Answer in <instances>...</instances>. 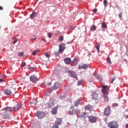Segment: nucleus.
I'll return each mask as SVG.
<instances>
[{
	"label": "nucleus",
	"instance_id": "obj_30",
	"mask_svg": "<svg viewBox=\"0 0 128 128\" xmlns=\"http://www.w3.org/2000/svg\"><path fill=\"white\" fill-rule=\"evenodd\" d=\"M116 78V76H113V78H112V79L110 84H114V82Z\"/></svg>",
	"mask_w": 128,
	"mask_h": 128
},
{
	"label": "nucleus",
	"instance_id": "obj_51",
	"mask_svg": "<svg viewBox=\"0 0 128 128\" xmlns=\"http://www.w3.org/2000/svg\"><path fill=\"white\" fill-rule=\"evenodd\" d=\"M54 54H56L57 56H58V52H55L54 53Z\"/></svg>",
	"mask_w": 128,
	"mask_h": 128
},
{
	"label": "nucleus",
	"instance_id": "obj_8",
	"mask_svg": "<svg viewBox=\"0 0 128 128\" xmlns=\"http://www.w3.org/2000/svg\"><path fill=\"white\" fill-rule=\"evenodd\" d=\"M68 74H70V76L71 78H76V80H78V75L76 74V73L72 70H68Z\"/></svg>",
	"mask_w": 128,
	"mask_h": 128
},
{
	"label": "nucleus",
	"instance_id": "obj_1",
	"mask_svg": "<svg viewBox=\"0 0 128 128\" xmlns=\"http://www.w3.org/2000/svg\"><path fill=\"white\" fill-rule=\"evenodd\" d=\"M12 108L7 106L1 110V114L4 116V118H6L8 116V112H12Z\"/></svg>",
	"mask_w": 128,
	"mask_h": 128
},
{
	"label": "nucleus",
	"instance_id": "obj_36",
	"mask_svg": "<svg viewBox=\"0 0 128 128\" xmlns=\"http://www.w3.org/2000/svg\"><path fill=\"white\" fill-rule=\"evenodd\" d=\"M19 56H24V52H20L18 53Z\"/></svg>",
	"mask_w": 128,
	"mask_h": 128
},
{
	"label": "nucleus",
	"instance_id": "obj_39",
	"mask_svg": "<svg viewBox=\"0 0 128 128\" xmlns=\"http://www.w3.org/2000/svg\"><path fill=\"white\" fill-rule=\"evenodd\" d=\"M93 12H94L95 14L98 12V9L95 8L93 10Z\"/></svg>",
	"mask_w": 128,
	"mask_h": 128
},
{
	"label": "nucleus",
	"instance_id": "obj_41",
	"mask_svg": "<svg viewBox=\"0 0 128 128\" xmlns=\"http://www.w3.org/2000/svg\"><path fill=\"white\" fill-rule=\"evenodd\" d=\"M118 16L120 18H122V13H120Z\"/></svg>",
	"mask_w": 128,
	"mask_h": 128
},
{
	"label": "nucleus",
	"instance_id": "obj_53",
	"mask_svg": "<svg viewBox=\"0 0 128 128\" xmlns=\"http://www.w3.org/2000/svg\"><path fill=\"white\" fill-rule=\"evenodd\" d=\"M22 64H26V62H24Z\"/></svg>",
	"mask_w": 128,
	"mask_h": 128
},
{
	"label": "nucleus",
	"instance_id": "obj_45",
	"mask_svg": "<svg viewBox=\"0 0 128 128\" xmlns=\"http://www.w3.org/2000/svg\"><path fill=\"white\" fill-rule=\"evenodd\" d=\"M18 42V39H16L14 42V44Z\"/></svg>",
	"mask_w": 128,
	"mask_h": 128
},
{
	"label": "nucleus",
	"instance_id": "obj_33",
	"mask_svg": "<svg viewBox=\"0 0 128 128\" xmlns=\"http://www.w3.org/2000/svg\"><path fill=\"white\" fill-rule=\"evenodd\" d=\"M59 42H62L64 40V36H60L58 39Z\"/></svg>",
	"mask_w": 128,
	"mask_h": 128
},
{
	"label": "nucleus",
	"instance_id": "obj_27",
	"mask_svg": "<svg viewBox=\"0 0 128 128\" xmlns=\"http://www.w3.org/2000/svg\"><path fill=\"white\" fill-rule=\"evenodd\" d=\"M86 114V112H82L80 115V118H85Z\"/></svg>",
	"mask_w": 128,
	"mask_h": 128
},
{
	"label": "nucleus",
	"instance_id": "obj_44",
	"mask_svg": "<svg viewBox=\"0 0 128 128\" xmlns=\"http://www.w3.org/2000/svg\"><path fill=\"white\" fill-rule=\"evenodd\" d=\"M42 40L43 42H46V38H42Z\"/></svg>",
	"mask_w": 128,
	"mask_h": 128
},
{
	"label": "nucleus",
	"instance_id": "obj_10",
	"mask_svg": "<svg viewBox=\"0 0 128 128\" xmlns=\"http://www.w3.org/2000/svg\"><path fill=\"white\" fill-rule=\"evenodd\" d=\"M30 80L32 82H38V77L34 75H32L30 76Z\"/></svg>",
	"mask_w": 128,
	"mask_h": 128
},
{
	"label": "nucleus",
	"instance_id": "obj_17",
	"mask_svg": "<svg viewBox=\"0 0 128 128\" xmlns=\"http://www.w3.org/2000/svg\"><path fill=\"white\" fill-rule=\"evenodd\" d=\"M88 66L86 64H82V65H79L78 66V69L82 70V68H84V70H86V68H88Z\"/></svg>",
	"mask_w": 128,
	"mask_h": 128
},
{
	"label": "nucleus",
	"instance_id": "obj_43",
	"mask_svg": "<svg viewBox=\"0 0 128 128\" xmlns=\"http://www.w3.org/2000/svg\"><path fill=\"white\" fill-rule=\"evenodd\" d=\"M118 104H113V106L116 107V106H118Z\"/></svg>",
	"mask_w": 128,
	"mask_h": 128
},
{
	"label": "nucleus",
	"instance_id": "obj_2",
	"mask_svg": "<svg viewBox=\"0 0 128 128\" xmlns=\"http://www.w3.org/2000/svg\"><path fill=\"white\" fill-rule=\"evenodd\" d=\"M108 128H118V124L116 121H112L107 124Z\"/></svg>",
	"mask_w": 128,
	"mask_h": 128
},
{
	"label": "nucleus",
	"instance_id": "obj_22",
	"mask_svg": "<svg viewBox=\"0 0 128 128\" xmlns=\"http://www.w3.org/2000/svg\"><path fill=\"white\" fill-rule=\"evenodd\" d=\"M101 28H107L108 26H106V22H102Z\"/></svg>",
	"mask_w": 128,
	"mask_h": 128
},
{
	"label": "nucleus",
	"instance_id": "obj_28",
	"mask_svg": "<svg viewBox=\"0 0 128 128\" xmlns=\"http://www.w3.org/2000/svg\"><path fill=\"white\" fill-rule=\"evenodd\" d=\"M80 102L79 100H76L74 103V106H78V104H80Z\"/></svg>",
	"mask_w": 128,
	"mask_h": 128
},
{
	"label": "nucleus",
	"instance_id": "obj_54",
	"mask_svg": "<svg viewBox=\"0 0 128 128\" xmlns=\"http://www.w3.org/2000/svg\"><path fill=\"white\" fill-rule=\"evenodd\" d=\"M126 118H128V115L126 116Z\"/></svg>",
	"mask_w": 128,
	"mask_h": 128
},
{
	"label": "nucleus",
	"instance_id": "obj_7",
	"mask_svg": "<svg viewBox=\"0 0 128 128\" xmlns=\"http://www.w3.org/2000/svg\"><path fill=\"white\" fill-rule=\"evenodd\" d=\"M110 107L107 106V107L104 109V114L105 116H110Z\"/></svg>",
	"mask_w": 128,
	"mask_h": 128
},
{
	"label": "nucleus",
	"instance_id": "obj_3",
	"mask_svg": "<svg viewBox=\"0 0 128 128\" xmlns=\"http://www.w3.org/2000/svg\"><path fill=\"white\" fill-rule=\"evenodd\" d=\"M80 112V110L78 108L74 109L72 108H70L69 110V114L70 116H74V114H78Z\"/></svg>",
	"mask_w": 128,
	"mask_h": 128
},
{
	"label": "nucleus",
	"instance_id": "obj_11",
	"mask_svg": "<svg viewBox=\"0 0 128 128\" xmlns=\"http://www.w3.org/2000/svg\"><path fill=\"white\" fill-rule=\"evenodd\" d=\"M60 83L58 82H56L54 86H52L53 90H58V88H60Z\"/></svg>",
	"mask_w": 128,
	"mask_h": 128
},
{
	"label": "nucleus",
	"instance_id": "obj_16",
	"mask_svg": "<svg viewBox=\"0 0 128 128\" xmlns=\"http://www.w3.org/2000/svg\"><path fill=\"white\" fill-rule=\"evenodd\" d=\"M85 110H89V112H90L92 110V106L90 104H88L85 106Z\"/></svg>",
	"mask_w": 128,
	"mask_h": 128
},
{
	"label": "nucleus",
	"instance_id": "obj_49",
	"mask_svg": "<svg viewBox=\"0 0 128 128\" xmlns=\"http://www.w3.org/2000/svg\"><path fill=\"white\" fill-rule=\"evenodd\" d=\"M126 128H128V124L125 125Z\"/></svg>",
	"mask_w": 128,
	"mask_h": 128
},
{
	"label": "nucleus",
	"instance_id": "obj_52",
	"mask_svg": "<svg viewBox=\"0 0 128 128\" xmlns=\"http://www.w3.org/2000/svg\"><path fill=\"white\" fill-rule=\"evenodd\" d=\"M70 28V30H74V28H72V26H71Z\"/></svg>",
	"mask_w": 128,
	"mask_h": 128
},
{
	"label": "nucleus",
	"instance_id": "obj_19",
	"mask_svg": "<svg viewBox=\"0 0 128 128\" xmlns=\"http://www.w3.org/2000/svg\"><path fill=\"white\" fill-rule=\"evenodd\" d=\"M103 97L104 102H108V96L106 95V94H104Z\"/></svg>",
	"mask_w": 128,
	"mask_h": 128
},
{
	"label": "nucleus",
	"instance_id": "obj_20",
	"mask_svg": "<svg viewBox=\"0 0 128 128\" xmlns=\"http://www.w3.org/2000/svg\"><path fill=\"white\" fill-rule=\"evenodd\" d=\"M96 48L98 50V54L100 52V44L96 43Z\"/></svg>",
	"mask_w": 128,
	"mask_h": 128
},
{
	"label": "nucleus",
	"instance_id": "obj_37",
	"mask_svg": "<svg viewBox=\"0 0 128 128\" xmlns=\"http://www.w3.org/2000/svg\"><path fill=\"white\" fill-rule=\"evenodd\" d=\"M52 128H58V126L54 124L52 126Z\"/></svg>",
	"mask_w": 128,
	"mask_h": 128
},
{
	"label": "nucleus",
	"instance_id": "obj_55",
	"mask_svg": "<svg viewBox=\"0 0 128 128\" xmlns=\"http://www.w3.org/2000/svg\"><path fill=\"white\" fill-rule=\"evenodd\" d=\"M4 78H6V76H4Z\"/></svg>",
	"mask_w": 128,
	"mask_h": 128
},
{
	"label": "nucleus",
	"instance_id": "obj_47",
	"mask_svg": "<svg viewBox=\"0 0 128 128\" xmlns=\"http://www.w3.org/2000/svg\"><path fill=\"white\" fill-rule=\"evenodd\" d=\"M25 66H26V64H21L20 65L21 68H24Z\"/></svg>",
	"mask_w": 128,
	"mask_h": 128
},
{
	"label": "nucleus",
	"instance_id": "obj_6",
	"mask_svg": "<svg viewBox=\"0 0 128 128\" xmlns=\"http://www.w3.org/2000/svg\"><path fill=\"white\" fill-rule=\"evenodd\" d=\"M66 50V44L62 43L59 44V52H64V50Z\"/></svg>",
	"mask_w": 128,
	"mask_h": 128
},
{
	"label": "nucleus",
	"instance_id": "obj_50",
	"mask_svg": "<svg viewBox=\"0 0 128 128\" xmlns=\"http://www.w3.org/2000/svg\"><path fill=\"white\" fill-rule=\"evenodd\" d=\"M96 78H100V77L98 76V75H95Z\"/></svg>",
	"mask_w": 128,
	"mask_h": 128
},
{
	"label": "nucleus",
	"instance_id": "obj_48",
	"mask_svg": "<svg viewBox=\"0 0 128 128\" xmlns=\"http://www.w3.org/2000/svg\"><path fill=\"white\" fill-rule=\"evenodd\" d=\"M4 82V80H2V78H0V82Z\"/></svg>",
	"mask_w": 128,
	"mask_h": 128
},
{
	"label": "nucleus",
	"instance_id": "obj_35",
	"mask_svg": "<svg viewBox=\"0 0 128 128\" xmlns=\"http://www.w3.org/2000/svg\"><path fill=\"white\" fill-rule=\"evenodd\" d=\"M48 36L49 38H50L52 36V33H48Z\"/></svg>",
	"mask_w": 128,
	"mask_h": 128
},
{
	"label": "nucleus",
	"instance_id": "obj_42",
	"mask_svg": "<svg viewBox=\"0 0 128 128\" xmlns=\"http://www.w3.org/2000/svg\"><path fill=\"white\" fill-rule=\"evenodd\" d=\"M81 84H82V82H78V84H77L78 86H80Z\"/></svg>",
	"mask_w": 128,
	"mask_h": 128
},
{
	"label": "nucleus",
	"instance_id": "obj_34",
	"mask_svg": "<svg viewBox=\"0 0 128 128\" xmlns=\"http://www.w3.org/2000/svg\"><path fill=\"white\" fill-rule=\"evenodd\" d=\"M44 56H46L47 58H50V55L48 54V52L44 53Z\"/></svg>",
	"mask_w": 128,
	"mask_h": 128
},
{
	"label": "nucleus",
	"instance_id": "obj_24",
	"mask_svg": "<svg viewBox=\"0 0 128 128\" xmlns=\"http://www.w3.org/2000/svg\"><path fill=\"white\" fill-rule=\"evenodd\" d=\"M107 64H112V60H110V56H108L107 58Z\"/></svg>",
	"mask_w": 128,
	"mask_h": 128
},
{
	"label": "nucleus",
	"instance_id": "obj_46",
	"mask_svg": "<svg viewBox=\"0 0 128 128\" xmlns=\"http://www.w3.org/2000/svg\"><path fill=\"white\" fill-rule=\"evenodd\" d=\"M4 10V8L2 6H0V10Z\"/></svg>",
	"mask_w": 128,
	"mask_h": 128
},
{
	"label": "nucleus",
	"instance_id": "obj_14",
	"mask_svg": "<svg viewBox=\"0 0 128 128\" xmlns=\"http://www.w3.org/2000/svg\"><path fill=\"white\" fill-rule=\"evenodd\" d=\"M62 119L60 118H57L56 121L55 122V124L56 126H60L62 124Z\"/></svg>",
	"mask_w": 128,
	"mask_h": 128
},
{
	"label": "nucleus",
	"instance_id": "obj_21",
	"mask_svg": "<svg viewBox=\"0 0 128 128\" xmlns=\"http://www.w3.org/2000/svg\"><path fill=\"white\" fill-rule=\"evenodd\" d=\"M98 94L96 93H93L92 94V98L93 100H98Z\"/></svg>",
	"mask_w": 128,
	"mask_h": 128
},
{
	"label": "nucleus",
	"instance_id": "obj_29",
	"mask_svg": "<svg viewBox=\"0 0 128 128\" xmlns=\"http://www.w3.org/2000/svg\"><path fill=\"white\" fill-rule=\"evenodd\" d=\"M91 30H96V26L93 25L90 28Z\"/></svg>",
	"mask_w": 128,
	"mask_h": 128
},
{
	"label": "nucleus",
	"instance_id": "obj_23",
	"mask_svg": "<svg viewBox=\"0 0 128 128\" xmlns=\"http://www.w3.org/2000/svg\"><path fill=\"white\" fill-rule=\"evenodd\" d=\"M36 12H32V14L30 16V18L32 20V18H34V16H36Z\"/></svg>",
	"mask_w": 128,
	"mask_h": 128
},
{
	"label": "nucleus",
	"instance_id": "obj_15",
	"mask_svg": "<svg viewBox=\"0 0 128 128\" xmlns=\"http://www.w3.org/2000/svg\"><path fill=\"white\" fill-rule=\"evenodd\" d=\"M64 63L66 64H70V62H72V59L70 58H66L64 59Z\"/></svg>",
	"mask_w": 128,
	"mask_h": 128
},
{
	"label": "nucleus",
	"instance_id": "obj_32",
	"mask_svg": "<svg viewBox=\"0 0 128 128\" xmlns=\"http://www.w3.org/2000/svg\"><path fill=\"white\" fill-rule=\"evenodd\" d=\"M36 67H32V66H30L28 68V70H36Z\"/></svg>",
	"mask_w": 128,
	"mask_h": 128
},
{
	"label": "nucleus",
	"instance_id": "obj_18",
	"mask_svg": "<svg viewBox=\"0 0 128 128\" xmlns=\"http://www.w3.org/2000/svg\"><path fill=\"white\" fill-rule=\"evenodd\" d=\"M4 93L7 96H10L12 94V91L9 89H6L4 90Z\"/></svg>",
	"mask_w": 128,
	"mask_h": 128
},
{
	"label": "nucleus",
	"instance_id": "obj_38",
	"mask_svg": "<svg viewBox=\"0 0 128 128\" xmlns=\"http://www.w3.org/2000/svg\"><path fill=\"white\" fill-rule=\"evenodd\" d=\"M32 36V40H36V36L33 35Z\"/></svg>",
	"mask_w": 128,
	"mask_h": 128
},
{
	"label": "nucleus",
	"instance_id": "obj_40",
	"mask_svg": "<svg viewBox=\"0 0 128 128\" xmlns=\"http://www.w3.org/2000/svg\"><path fill=\"white\" fill-rule=\"evenodd\" d=\"M52 106H54V104H52L48 106V108H52Z\"/></svg>",
	"mask_w": 128,
	"mask_h": 128
},
{
	"label": "nucleus",
	"instance_id": "obj_5",
	"mask_svg": "<svg viewBox=\"0 0 128 128\" xmlns=\"http://www.w3.org/2000/svg\"><path fill=\"white\" fill-rule=\"evenodd\" d=\"M110 90V86H102V92L104 94H108V91Z\"/></svg>",
	"mask_w": 128,
	"mask_h": 128
},
{
	"label": "nucleus",
	"instance_id": "obj_13",
	"mask_svg": "<svg viewBox=\"0 0 128 128\" xmlns=\"http://www.w3.org/2000/svg\"><path fill=\"white\" fill-rule=\"evenodd\" d=\"M21 108H22V104H17L14 107V108L12 110H20Z\"/></svg>",
	"mask_w": 128,
	"mask_h": 128
},
{
	"label": "nucleus",
	"instance_id": "obj_25",
	"mask_svg": "<svg viewBox=\"0 0 128 128\" xmlns=\"http://www.w3.org/2000/svg\"><path fill=\"white\" fill-rule=\"evenodd\" d=\"M37 52H40V50H35L32 53V56H36Z\"/></svg>",
	"mask_w": 128,
	"mask_h": 128
},
{
	"label": "nucleus",
	"instance_id": "obj_9",
	"mask_svg": "<svg viewBox=\"0 0 128 128\" xmlns=\"http://www.w3.org/2000/svg\"><path fill=\"white\" fill-rule=\"evenodd\" d=\"M88 120L90 122H96V117L91 116L88 117Z\"/></svg>",
	"mask_w": 128,
	"mask_h": 128
},
{
	"label": "nucleus",
	"instance_id": "obj_4",
	"mask_svg": "<svg viewBox=\"0 0 128 128\" xmlns=\"http://www.w3.org/2000/svg\"><path fill=\"white\" fill-rule=\"evenodd\" d=\"M46 113L44 112H40L39 110H38L36 112V116H37V118H44L46 117Z\"/></svg>",
	"mask_w": 128,
	"mask_h": 128
},
{
	"label": "nucleus",
	"instance_id": "obj_31",
	"mask_svg": "<svg viewBox=\"0 0 128 128\" xmlns=\"http://www.w3.org/2000/svg\"><path fill=\"white\" fill-rule=\"evenodd\" d=\"M104 7L106 6H108V0H104Z\"/></svg>",
	"mask_w": 128,
	"mask_h": 128
},
{
	"label": "nucleus",
	"instance_id": "obj_26",
	"mask_svg": "<svg viewBox=\"0 0 128 128\" xmlns=\"http://www.w3.org/2000/svg\"><path fill=\"white\" fill-rule=\"evenodd\" d=\"M72 63L74 64H78V58H74L72 61Z\"/></svg>",
	"mask_w": 128,
	"mask_h": 128
},
{
	"label": "nucleus",
	"instance_id": "obj_12",
	"mask_svg": "<svg viewBox=\"0 0 128 128\" xmlns=\"http://www.w3.org/2000/svg\"><path fill=\"white\" fill-rule=\"evenodd\" d=\"M58 106H56L55 107H54V108H52L51 112L52 114H56L57 112H58Z\"/></svg>",
	"mask_w": 128,
	"mask_h": 128
}]
</instances>
